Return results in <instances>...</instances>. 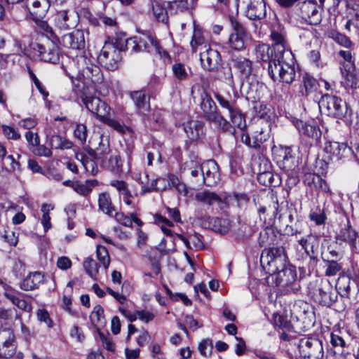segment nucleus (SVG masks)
<instances>
[{
	"mask_svg": "<svg viewBox=\"0 0 359 359\" xmlns=\"http://www.w3.org/2000/svg\"><path fill=\"white\" fill-rule=\"evenodd\" d=\"M60 44L67 48L82 50L86 46L85 32L76 29L72 32L64 34L60 40Z\"/></svg>",
	"mask_w": 359,
	"mask_h": 359,
	"instance_id": "nucleus-15",
	"label": "nucleus"
},
{
	"mask_svg": "<svg viewBox=\"0 0 359 359\" xmlns=\"http://www.w3.org/2000/svg\"><path fill=\"white\" fill-rule=\"evenodd\" d=\"M79 156L82 158V165L87 172L90 173L92 175H95L98 172V168L95 161L93 159H90L83 153L76 154V159H79Z\"/></svg>",
	"mask_w": 359,
	"mask_h": 359,
	"instance_id": "nucleus-49",
	"label": "nucleus"
},
{
	"mask_svg": "<svg viewBox=\"0 0 359 359\" xmlns=\"http://www.w3.org/2000/svg\"><path fill=\"white\" fill-rule=\"evenodd\" d=\"M203 122L198 120H190L183 124L184 130L190 141H197L203 134Z\"/></svg>",
	"mask_w": 359,
	"mask_h": 359,
	"instance_id": "nucleus-29",
	"label": "nucleus"
},
{
	"mask_svg": "<svg viewBox=\"0 0 359 359\" xmlns=\"http://www.w3.org/2000/svg\"><path fill=\"white\" fill-rule=\"evenodd\" d=\"M49 206L47 204H43L41 206V211L43 216L41 218V224H43L44 231L46 232L52 226L50 222V217L49 215Z\"/></svg>",
	"mask_w": 359,
	"mask_h": 359,
	"instance_id": "nucleus-59",
	"label": "nucleus"
},
{
	"mask_svg": "<svg viewBox=\"0 0 359 359\" xmlns=\"http://www.w3.org/2000/svg\"><path fill=\"white\" fill-rule=\"evenodd\" d=\"M83 102L92 114H95L100 121L106 116L109 115L110 107L99 97L86 96Z\"/></svg>",
	"mask_w": 359,
	"mask_h": 359,
	"instance_id": "nucleus-17",
	"label": "nucleus"
},
{
	"mask_svg": "<svg viewBox=\"0 0 359 359\" xmlns=\"http://www.w3.org/2000/svg\"><path fill=\"white\" fill-rule=\"evenodd\" d=\"M14 334L11 329H0V357L10 358L15 351Z\"/></svg>",
	"mask_w": 359,
	"mask_h": 359,
	"instance_id": "nucleus-18",
	"label": "nucleus"
},
{
	"mask_svg": "<svg viewBox=\"0 0 359 359\" xmlns=\"http://www.w3.org/2000/svg\"><path fill=\"white\" fill-rule=\"evenodd\" d=\"M350 283L351 279L348 276H344L339 278L336 284V288L339 290V292L341 293V296H348L350 291Z\"/></svg>",
	"mask_w": 359,
	"mask_h": 359,
	"instance_id": "nucleus-53",
	"label": "nucleus"
},
{
	"mask_svg": "<svg viewBox=\"0 0 359 359\" xmlns=\"http://www.w3.org/2000/svg\"><path fill=\"white\" fill-rule=\"evenodd\" d=\"M324 151L330 160H350L353 157V148L346 143L326 141L323 147Z\"/></svg>",
	"mask_w": 359,
	"mask_h": 359,
	"instance_id": "nucleus-8",
	"label": "nucleus"
},
{
	"mask_svg": "<svg viewBox=\"0 0 359 359\" xmlns=\"http://www.w3.org/2000/svg\"><path fill=\"white\" fill-rule=\"evenodd\" d=\"M26 6L32 20L37 22L46 15L50 4L48 0H27Z\"/></svg>",
	"mask_w": 359,
	"mask_h": 359,
	"instance_id": "nucleus-22",
	"label": "nucleus"
},
{
	"mask_svg": "<svg viewBox=\"0 0 359 359\" xmlns=\"http://www.w3.org/2000/svg\"><path fill=\"white\" fill-rule=\"evenodd\" d=\"M309 293L314 302L326 307H330L338 297L337 292L333 289L328 280L321 281L313 287L310 283Z\"/></svg>",
	"mask_w": 359,
	"mask_h": 359,
	"instance_id": "nucleus-3",
	"label": "nucleus"
},
{
	"mask_svg": "<svg viewBox=\"0 0 359 359\" xmlns=\"http://www.w3.org/2000/svg\"><path fill=\"white\" fill-rule=\"evenodd\" d=\"M210 224L213 231L222 234L227 233L230 229L229 220L224 218L213 217Z\"/></svg>",
	"mask_w": 359,
	"mask_h": 359,
	"instance_id": "nucleus-45",
	"label": "nucleus"
},
{
	"mask_svg": "<svg viewBox=\"0 0 359 359\" xmlns=\"http://www.w3.org/2000/svg\"><path fill=\"white\" fill-rule=\"evenodd\" d=\"M140 46L144 51L158 55L161 58L170 60L168 53L159 45L156 38L151 34H144L140 36Z\"/></svg>",
	"mask_w": 359,
	"mask_h": 359,
	"instance_id": "nucleus-16",
	"label": "nucleus"
},
{
	"mask_svg": "<svg viewBox=\"0 0 359 359\" xmlns=\"http://www.w3.org/2000/svg\"><path fill=\"white\" fill-rule=\"evenodd\" d=\"M200 95V107L203 113L204 118L210 121L218 113L217 106L208 93L203 89H198Z\"/></svg>",
	"mask_w": 359,
	"mask_h": 359,
	"instance_id": "nucleus-23",
	"label": "nucleus"
},
{
	"mask_svg": "<svg viewBox=\"0 0 359 359\" xmlns=\"http://www.w3.org/2000/svg\"><path fill=\"white\" fill-rule=\"evenodd\" d=\"M269 128L267 126L263 127L260 125L257 126L256 130L252 134V140L248 133L241 135V142L248 147L259 149L261 145L266 142L269 137Z\"/></svg>",
	"mask_w": 359,
	"mask_h": 359,
	"instance_id": "nucleus-14",
	"label": "nucleus"
},
{
	"mask_svg": "<svg viewBox=\"0 0 359 359\" xmlns=\"http://www.w3.org/2000/svg\"><path fill=\"white\" fill-rule=\"evenodd\" d=\"M49 144L55 149H69L73 146L71 141L59 135H51L49 138Z\"/></svg>",
	"mask_w": 359,
	"mask_h": 359,
	"instance_id": "nucleus-42",
	"label": "nucleus"
},
{
	"mask_svg": "<svg viewBox=\"0 0 359 359\" xmlns=\"http://www.w3.org/2000/svg\"><path fill=\"white\" fill-rule=\"evenodd\" d=\"M28 73L29 75V77L31 80L34 82L36 87L39 90V91L41 93V94L43 95V98L46 99L48 96V92L46 90L44 86L42 85V83L40 82V81L37 79L36 76L34 74V73L32 72V70L30 68H28Z\"/></svg>",
	"mask_w": 359,
	"mask_h": 359,
	"instance_id": "nucleus-61",
	"label": "nucleus"
},
{
	"mask_svg": "<svg viewBox=\"0 0 359 359\" xmlns=\"http://www.w3.org/2000/svg\"><path fill=\"white\" fill-rule=\"evenodd\" d=\"M0 285L4 289L3 295L14 306H17L19 309L27 313H30L32 311V304L22 298L25 296V294L7 285L1 278Z\"/></svg>",
	"mask_w": 359,
	"mask_h": 359,
	"instance_id": "nucleus-12",
	"label": "nucleus"
},
{
	"mask_svg": "<svg viewBox=\"0 0 359 359\" xmlns=\"http://www.w3.org/2000/svg\"><path fill=\"white\" fill-rule=\"evenodd\" d=\"M202 183L211 187L219 180V166L214 160L207 161L201 164Z\"/></svg>",
	"mask_w": 359,
	"mask_h": 359,
	"instance_id": "nucleus-19",
	"label": "nucleus"
},
{
	"mask_svg": "<svg viewBox=\"0 0 359 359\" xmlns=\"http://www.w3.org/2000/svg\"><path fill=\"white\" fill-rule=\"evenodd\" d=\"M234 68L245 79H248L252 73V62L249 59L239 56L233 59Z\"/></svg>",
	"mask_w": 359,
	"mask_h": 359,
	"instance_id": "nucleus-34",
	"label": "nucleus"
},
{
	"mask_svg": "<svg viewBox=\"0 0 359 359\" xmlns=\"http://www.w3.org/2000/svg\"><path fill=\"white\" fill-rule=\"evenodd\" d=\"M195 198L197 201L208 205H212L217 203L221 209H223L226 205V203L219 195L210 191H203L196 193Z\"/></svg>",
	"mask_w": 359,
	"mask_h": 359,
	"instance_id": "nucleus-30",
	"label": "nucleus"
},
{
	"mask_svg": "<svg viewBox=\"0 0 359 359\" xmlns=\"http://www.w3.org/2000/svg\"><path fill=\"white\" fill-rule=\"evenodd\" d=\"M209 122L216 124L224 132H234L231 124L225 119L219 112Z\"/></svg>",
	"mask_w": 359,
	"mask_h": 359,
	"instance_id": "nucleus-51",
	"label": "nucleus"
},
{
	"mask_svg": "<svg viewBox=\"0 0 359 359\" xmlns=\"http://www.w3.org/2000/svg\"><path fill=\"white\" fill-rule=\"evenodd\" d=\"M100 163L102 167L114 173H118L121 171L122 164L119 156L117 155H110Z\"/></svg>",
	"mask_w": 359,
	"mask_h": 359,
	"instance_id": "nucleus-41",
	"label": "nucleus"
},
{
	"mask_svg": "<svg viewBox=\"0 0 359 359\" xmlns=\"http://www.w3.org/2000/svg\"><path fill=\"white\" fill-rule=\"evenodd\" d=\"M152 11L155 18L161 22L166 24L168 21V15L166 8L162 2L154 1L152 2Z\"/></svg>",
	"mask_w": 359,
	"mask_h": 359,
	"instance_id": "nucleus-43",
	"label": "nucleus"
},
{
	"mask_svg": "<svg viewBox=\"0 0 359 359\" xmlns=\"http://www.w3.org/2000/svg\"><path fill=\"white\" fill-rule=\"evenodd\" d=\"M44 282V276L39 271L30 272L20 285L24 291H32L38 289Z\"/></svg>",
	"mask_w": 359,
	"mask_h": 359,
	"instance_id": "nucleus-28",
	"label": "nucleus"
},
{
	"mask_svg": "<svg viewBox=\"0 0 359 359\" xmlns=\"http://www.w3.org/2000/svg\"><path fill=\"white\" fill-rule=\"evenodd\" d=\"M229 116L233 125L241 130L240 135L241 136L243 133H246L247 125L245 118L238 107L229 113Z\"/></svg>",
	"mask_w": 359,
	"mask_h": 359,
	"instance_id": "nucleus-40",
	"label": "nucleus"
},
{
	"mask_svg": "<svg viewBox=\"0 0 359 359\" xmlns=\"http://www.w3.org/2000/svg\"><path fill=\"white\" fill-rule=\"evenodd\" d=\"M81 74L84 82L86 83H92L95 85H100L104 81V76L101 69L95 64L86 63V66L83 68Z\"/></svg>",
	"mask_w": 359,
	"mask_h": 359,
	"instance_id": "nucleus-25",
	"label": "nucleus"
},
{
	"mask_svg": "<svg viewBox=\"0 0 359 359\" xmlns=\"http://www.w3.org/2000/svg\"><path fill=\"white\" fill-rule=\"evenodd\" d=\"M319 107L326 110L328 116L341 119L350 126L353 125V111L340 97L325 94L321 97Z\"/></svg>",
	"mask_w": 359,
	"mask_h": 359,
	"instance_id": "nucleus-1",
	"label": "nucleus"
},
{
	"mask_svg": "<svg viewBox=\"0 0 359 359\" xmlns=\"http://www.w3.org/2000/svg\"><path fill=\"white\" fill-rule=\"evenodd\" d=\"M295 126L299 133L302 135L315 140H318L321 137V130L316 124L297 120L295 123Z\"/></svg>",
	"mask_w": 359,
	"mask_h": 359,
	"instance_id": "nucleus-27",
	"label": "nucleus"
},
{
	"mask_svg": "<svg viewBox=\"0 0 359 359\" xmlns=\"http://www.w3.org/2000/svg\"><path fill=\"white\" fill-rule=\"evenodd\" d=\"M357 233L351 226L349 221L347 220L346 224L341 225L339 232L337 233L336 241L339 245H342L344 243L350 246L353 239L356 238Z\"/></svg>",
	"mask_w": 359,
	"mask_h": 359,
	"instance_id": "nucleus-31",
	"label": "nucleus"
},
{
	"mask_svg": "<svg viewBox=\"0 0 359 359\" xmlns=\"http://www.w3.org/2000/svg\"><path fill=\"white\" fill-rule=\"evenodd\" d=\"M174 77L178 81L187 80L192 74L191 67L182 62H176L172 66Z\"/></svg>",
	"mask_w": 359,
	"mask_h": 359,
	"instance_id": "nucleus-38",
	"label": "nucleus"
},
{
	"mask_svg": "<svg viewBox=\"0 0 359 359\" xmlns=\"http://www.w3.org/2000/svg\"><path fill=\"white\" fill-rule=\"evenodd\" d=\"M285 233L290 236H297L304 233L302 224L299 222H296L292 225H287L285 229Z\"/></svg>",
	"mask_w": 359,
	"mask_h": 359,
	"instance_id": "nucleus-60",
	"label": "nucleus"
},
{
	"mask_svg": "<svg viewBox=\"0 0 359 359\" xmlns=\"http://www.w3.org/2000/svg\"><path fill=\"white\" fill-rule=\"evenodd\" d=\"M259 169L258 170V182L266 187H278L280 183V177L278 175H274L269 170L271 164L266 158H259Z\"/></svg>",
	"mask_w": 359,
	"mask_h": 359,
	"instance_id": "nucleus-13",
	"label": "nucleus"
},
{
	"mask_svg": "<svg viewBox=\"0 0 359 359\" xmlns=\"http://www.w3.org/2000/svg\"><path fill=\"white\" fill-rule=\"evenodd\" d=\"M121 50L115 43L106 42L98 55L99 62L109 70L116 69L121 60Z\"/></svg>",
	"mask_w": 359,
	"mask_h": 359,
	"instance_id": "nucleus-6",
	"label": "nucleus"
},
{
	"mask_svg": "<svg viewBox=\"0 0 359 359\" xmlns=\"http://www.w3.org/2000/svg\"><path fill=\"white\" fill-rule=\"evenodd\" d=\"M97 257L103 267L107 269L110 264V257L107 248L104 246L98 245L97 247Z\"/></svg>",
	"mask_w": 359,
	"mask_h": 359,
	"instance_id": "nucleus-56",
	"label": "nucleus"
},
{
	"mask_svg": "<svg viewBox=\"0 0 359 359\" xmlns=\"http://www.w3.org/2000/svg\"><path fill=\"white\" fill-rule=\"evenodd\" d=\"M297 272L295 269L290 265H286L284 269H280L275 273L273 280L276 286L290 287L287 290L296 292L299 285L297 282Z\"/></svg>",
	"mask_w": 359,
	"mask_h": 359,
	"instance_id": "nucleus-7",
	"label": "nucleus"
},
{
	"mask_svg": "<svg viewBox=\"0 0 359 359\" xmlns=\"http://www.w3.org/2000/svg\"><path fill=\"white\" fill-rule=\"evenodd\" d=\"M83 267L89 276L93 279L96 278L99 265L95 260L90 257L86 258L83 262Z\"/></svg>",
	"mask_w": 359,
	"mask_h": 359,
	"instance_id": "nucleus-52",
	"label": "nucleus"
},
{
	"mask_svg": "<svg viewBox=\"0 0 359 359\" xmlns=\"http://www.w3.org/2000/svg\"><path fill=\"white\" fill-rule=\"evenodd\" d=\"M344 79L342 81L346 88H357L359 87V73L355 69L346 71L344 74Z\"/></svg>",
	"mask_w": 359,
	"mask_h": 359,
	"instance_id": "nucleus-46",
	"label": "nucleus"
},
{
	"mask_svg": "<svg viewBox=\"0 0 359 359\" xmlns=\"http://www.w3.org/2000/svg\"><path fill=\"white\" fill-rule=\"evenodd\" d=\"M268 73L271 79L274 81L292 83L296 77V70L294 62L290 64L284 60V57L276 63H272L268 67Z\"/></svg>",
	"mask_w": 359,
	"mask_h": 359,
	"instance_id": "nucleus-4",
	"label": "nucleus"
},
{
	"mask_svg": "<svg viewBox=\"0 0 359 359\" xmlns=\"http://www.w3.org/2000/svg\"><path fill=\"white\" fill-rule=\"evenodd\" d=\"M215 98L219 105L225 108L228 110L229 113L232 111L234 109L237 107L235 102H229L228 100H226L224 97H223L222 95L217 94L215 95Z\"/></svg>",
	"mask_w": 359,
	"mask_h": 359,
	"instance_id": "nucleus-63",
	"label": "nucleus"
},
{
	"mask_svg": "<svg viewBox=\"0 0 359 359\" xmlns=\"http://www.w3.org/2000/svg\"><path fill=\"white\" fill-rule=\"evenodd\" d=\"M74 135L76 139H78L81 144H84L88 136V130L86 126L83 124H76L74 130Z\"/></svg>",
	"mask_w": 359,
	"mask_h": 359,
	"instance_id": "nucleus-57",
	"label": "nucleus"
},
{
	"mask_svg": "<svg viewBox=\"0 0 359 359\" xmlns=\"http://www.w3.org/2000/svg\"><path fill=\"white\" fill-rule=\"evenodd\" d=\"M129 95L132 99L137 111L142 115L144 118L146 113L150 109L149 96L142 90L131 91L129 93Z\"/></svg>",
	"mask_w": 359,
	"mask_h": 359,
	"instance_id": "nucleus-24",
	"label": "nucleus"
},
{
	"mask_svg": "<svg viewBox=\"0 0 359 359\" xmlns=\"http://www.w3.org/2000/svg\"><path fill=\"white\" fill-rule=\"evenodd\" d=\"M283 169L289 171L292 170L296 167L295 158L292 155V150L290 147H285L283 150Z\"/></svg>",
	"mask_w": 359,
	"mask_h": 359,
	"instance_id": "nucleus-48",
	"label": "nucleus"
},
{
	"mask_svg": "<svg viewBox=\"0 0 359 359\" xmlns=\"http://www.w3.org/2000/svg\"><path fill=\"white\" fill-rule=\"evenodd\" d=\"M231 33L229 38V46L237 50L245 48V42L248 37V32L241 23L233 17H230Z\"/></svg>",
	"mask_w": 359,
	"mask_h": 359,
	"instance_id": "nucleus-9",
	"label": "nucleus"
},
{
	"mask_svg": "<svg viewBox=\"0 0 359 359\" xmlns=\"http://www.w3.org/2000/svg\"><path fill=\"white\" fill-rule=\"evenodd\" d=\"M110 185L118 191L120 196H132V194L128 189V185L125 181L118 180H111Z\"/></svg>",
	"mask_w": 359,
	"mask_h": 359,
	"instance_id": "nucleus-54",
	"label": "nucleus"
},
{
	"mask_svg": "<svg viewBox=\"0 0 359 359\" xmlns=\"http://www.w3.org/2000/svg\"><path fill=\"white\" fill-rule=\"evenodd\" d=\"M37 50L42 60L53 64L59 62V49L53 42L46 45L37 44Z\"/></svg>",
	"mask_w": 359,
	"mask_h": 359,
	"instance_id": "nucleus-26",
	"label": "nucleus"
},
{
	"mask_svg": "<svg viewBox=\"0 0 359 359\" xmlns=\"http://www.w3.org/2000/svg\"><path fill=\"white\" fill-rule=\"evenodd\" d=\"M99 138L100 139L99 146L95 149H89L88 153L95 160L102 161L109 156L110 148L109 141L107 138L103 140L102 135H100Z\"/></svg>",
	"mask_w": 359,
	"mask_h": 359,
	"instance_id": "nucleus-33",
	"label": "nucleus"
},
{
	"mask_svg": "<svg viewBox=\"0 0 359 359\" xmlns=\"http://www.w3.org/2000/svg\"><path fill=\"white\" fill-rule=\"evenodd\" d=\"M299 353L304 359H323L324 348L323 340L316 337H304L297 345Z\"/></svg>",
	"mask_w": 359,
	"mask_h": 359,
	"instance_id": "nucleus-5",
	"label": "nucleus"
},
{
	"mask_svg": "<svg viewBox=\"0 0 359 359\" xmlns=\"http://www.w3.org/2000/svg\"><path fill=\"white\" fill-rule=\"evenodd\" d=\"M97 185V180H87L84 183L76 181L73 190L81 196H87L91 193L92 188Z\"/></svg>",
	"mask_w": 359,
	"mask_h": 359,
	"instance_id": "nucleus-39",
	"label": "nucleus"
},
{
	"mask_svg": "<svg viewBox=\"0 0 359 359\" xmlns=\"http://www.w3.org/2000/svg\"><path fill=\"white\" fill-rule=\"evenodd\" d=\"M79 21L78 14L73 11H60L54 16L55 24L61 30H67L76 27Z\"/></svg>",
	"mask_w": 359,
	"mask_h": 359,
	"instance_id": "nucleus-20",
	"label": "nucleus"
},
{
	"mask_svg": "<svg viewBox=\"0 0 359 359\" xmlns=\"http://www.w3.org/2000/svg\"><path fill=\"white\" fill-rule=\"evenodd\" d=\"M287 257L282 246L264 249L261 255L260 263L263 269L269 274L267 281L273 280L276 273L287 265Z\"/></svg>",
	"mask_w": 359,
	"mask_h": 359,
	"instance_id": "nucleus-2",
	"label": "nucleus"
},
{
	"mask_svg": "<svg viewBox=\"0 0 359 359\" xmlns=\"http://www.w3.org/2000/svg\"><path fill=\"white\" fill-rule=\"evenodd\" d=\"M184 169L189 171L193 177H197L199 174H201V165H199L194 161L187 162Z\"/></svg>",
	"mask_w": 359,
	"mask_h": 359,
	"instance_id": "nucleus-62",
	"label": "nucleus"
},
{
	"mask_svg": "<svg viewBox=\"0 0 359 359\" xmlns=\"http://www.w3.org/2000/svg\"><path fill=\"white\" fill-rule=\"evenodd\" d=\"M304 88L301 90L302 95L307 96L309 94L316 91L318 86V81L310 75L306 74L303 76Z\"/></svg>",
	"mask_w": 359,
	"mask_h": 359,
	"instance_id": "nucleus-47",
	"label": "nucleus"
},
{
	"mask_svg": "<svg viewBox=\"0 0 359 359\" xmlns=\"http://www.w3.org/2000/svg\"><path fill=\"white\" fill-rule=\"evenodd\" d=\"M271 39L273 41V44L272 47L274 51H276V55H275V58H283L285 54L292 55V53L288 51H285V40L283 36L278 33V32H272L271 33Z\"/></svg>",
	"mask_w": 359,
	"mask_h": 359,
	"instance_id": "nucleus-37",
	"label": "nucleus"
},
{
	"mask_svg": "<svg viewBox=\"0 0 359 359\" xmlns=\"http://www.w3.org/2000/svg\"><path fill=\"white\" fill-rule=\"evenodd\" d=\"M304 183L311 189H315L323 192L329 191L327 182L321 178L320 174H306L304 178Z\"/></svg>",
	"mask_w": 359,
	"mask_h": 359,
	"instance_id": "nucleus-35",
	"label": "nucleus"
},
{
	"mask_svg": "<svg viewBox=\"0 0 359 359\" xmlns=\"http://www.w3.org/2000/svg\"><path fill=\"white\" fill-rule=\"evenodd\" d=\"M205 43V38L203 35L201 29L197 26L194 25V32L190 45L192 52L195 53L199 46H202Z\"/></svg>",
	"mask_w": 359,
	"mask_h": 359,
	"instance_id": "nucleus-50",
	"label": "nucleus"
},
{
	"mask_svg": "<svg viewBox=\"0 0 359 359\" xmlns=\"http://www.w3.org/2000/svg\"><path fill=\"white\" fill-rule=\"evenodd\" d=\"M276 55V51H274L273 47L267 44L262 43L256 47L257 57L262 62H267L268 67H269L271 64L272 65V63H276L277 61H279L280 58H278L277 60V58L274 57Z\"/></svg>",
	"mask_w": 359,
	"mask_h": 359,
	"instance_id": "nucleus-32",
	"label": "nucleus"
},
{
	"mask_svg": "<svg viewBox=\"0 0 359 359\" xmlns=\"http://www.w3.org/2000/svg\"><path fill=\"white\" fill-rule=\"evenodd\" d=\"M99 210L109 216H113L115 208L109 193L103 192L98 196Z\"/></svg>",
	"mask_w": 359,
	"mask_h": 359,
	"instance_id": "nucleus-36",
	"label": "nucleus"
},
{
	"mask_svg": "<svg viewBox=\"0 0 359 359\" xmlns=\"http://www.w3.org/2000/svg\"><path fill=\"white\" fill-rule=\"evenodd\" d=\"M341 265L336 260H327L325 273L327 276H334L341 270Z\"/></svg>",
	"mask_w": 359,
	"mask_h": 359,
	"instance_id": "nucleus-58",
	"label": "nucleus"
},
{
	"mask_svg": "<svg viewBox=\"0 0 359 359\" xmlns=\"http://www.w3.org/2000/svg\"><path fill=\"white\" fill-rule=\"evenodd\" d=\"M277 236L272 228L266 227L259 233V244L260 246H266L273 244Z\"/></svg>",
	"mask_w": 359,
	"mask_h": 359,
	"instance_id": "nucleus-44",
	"label": "nucleus"
},
{
	"mask_svg": "<svg viewBox=\"0 0 359 359\" xmlns=\"http://www.w3.org/2000/svg\"><path fill=\"white\" fill-rule=\"evenodd\" d=\"M200 61L202 67L207 71L217 70L220 66L222 58L220 53L211 48H208L200 54Z\"/></svg>",
	"mask_w": 359,
	"mask_h": 359,
	"instance_id": "nucleus-21",
	"label": "nucleus"
},
{
	"mask_svg": "<svg viewBox=\"0 0 359 359\" xmlns=\"http://www.w3.org/2000/svg\"><path fill=\"white\" fill-rule=\"evenodd\" d=\"M126 48L127 50H130L135 53L142 51V46H140V37L130 38L126 40Z\"/></svg>",
	"mask_w": 359,
	"mask_h": 359,
	"instance_id": "nucleus-64",
	"label": "nucleus"
},
{
	"mask_svg": "<svg viewBox=\"0 0 359 359\" xmlns=\"http://www.w3.org/2000/svg\"><path fill=\"white\" fill-rule=\"evenodd\" d=\"M299 16L309 25H318L322 20L321 11L314 1H305L300 4Z\"/></svg>",
	"mask_w": 359,
	"mask_h": 359,
	"instance_id": "nucleus-11",
	"label": "nucleus"
},
{
	"mask_svg": "<svg viewBox=\"0 0 359 359\" xmlns=\"http://www.w3.org/2000/svg\"><path fill=\"white\" fill-rule=\"evenodd\" d=\"M217 77L227 85L233 86L234 85L232 71L230 67H222L217 74Z\"/></svg>",
	"mask_w": 359,
	"mask_h": 359,
	"instance_id": "nucleus-55",
	"label": "nucleus"
},
{
	"mask_svg": "<svg viewBox=\"0 0 359 359\" xmlns=\"http://www.w3.org/2000/svg\"><path fill=\"white\" fill-rule=\"evenodd\" d=\"M243 7L245 16L251 20H262L266 16L264 0H238Z\"/></svg>",
	"mask_w": 359,
	"mask_h": 359,
	"instance_id": "nucleus-10",
	"label": "nucleus"
}]
</instances>
